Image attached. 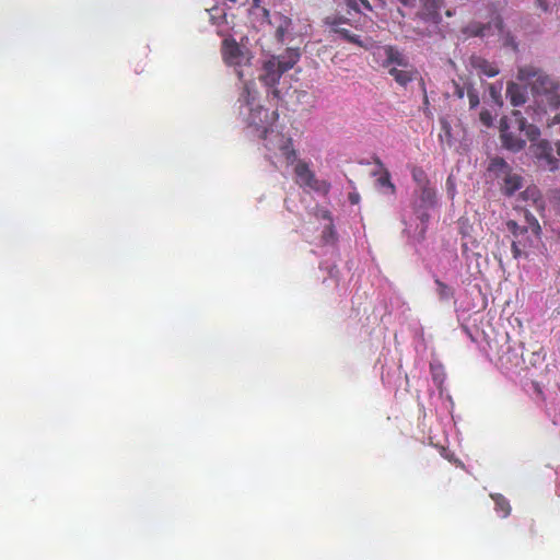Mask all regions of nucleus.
I'll use <instances>...</instances> for the list:
<instances>
[{
  "mask_svg": "<svg viewBox=\"0 0 560 560\" xmlns=\"http://www.w3.org/2000/svg\"><path fill=\"white\" fill-rule=\"evenodd\" d=\"M517 79L528 82L535 105L541 112L557 109L560 106V83L534 66H522L517 69Z\"/></svg>",
  "mask_w": 560,
  "mask_h": 560,
  "instance_id": "f257e3e1",
  "label": "nucleus"
},
{
  "mask_svg": "<svg viewBox=\"0 0 560 560\" xmlns=\"http://www.w3.org/2000/svg\"><path fill=\"white\" fill-rule=\"evenodd\" d=\"M282 156L287 159V163L292 165L293 174H295V184L302 188H308L316 192L328 194L329 185L325 180H319L315 177V174L310 170L307 163L296 159V151L291 147V142L284 143L281 147Z\"/></svg>",
  "mask_w": 560,
  "mask_h": 560,
  "instance_id": "f03ea898",
  "label": "nucleus"
},
{
  "mask_svg": "<svg viewBox=\"0 0 560 560\" xmlns=\"http://www.w3.org/2000/svg\"><path fill=\"white\" fill-rule=\"evenodd\" d=\"M506 229L514 236V241H512V255H514V259L526 258V248L532 243L529 236H527V228L520 226L514 220H508Z\"/></svg>",
  "mask_w": 560,
  "mask_h": 560,
  "instance_id": "7ed1b4c3",
  "label": "nucleus"
},
{
  "mask_svg": "<svg viewBox=\"0 0 560 560\" xmlns=\"http://www.w3.org/2000/svg\"><path fill=\"white\" fill-rule=\"evenodd\" d=\"M325 24L328 25L331 31L339 34L345 40L353 43L360 47L369 48L371 42L366 43L360 39V36L352 34L348 28L343 27L346 20L338 16H328L325 19Z\"/></svg>",
  "mask_w": 560,
  "mask_h": 560,
  "instance_id": "20e7f679",
  "label": "nucleus"
},
{
  "mask_svg": "<svg viewBox=\"0 0 560 560\" xmlns=\"http://www.w3.org/2000/svg\"><path fill=\"white\" fill-rule=\"evenodd\" d=\"M223 56L229 66L236 68L246 66L250 60L247 51H244L235 42L228 39L224 40Z\"/></svg>",
  "mask_w": 560,
  "mask_h": 560,
  "instance_id": "39448f33",
  "label": "nucleus"
},
{
  "mask_svg": "<svg viewBox=\"0 0 560 560\" xmlns=\"http://www.w3.org/2000/svg\"><path fill=\"white\" fill-rule=\"evenodd\" d=\"M245 92L246 96L244 109H246V112L248 113L246 120L248 125L259 127L262 125L264 117L267 116V112L261 106L256 104L255 95L250 93L247 85L245 86Z\"/></svg>",
  "mask_w": 560,
  "mask_h": 560,
  "instance_id": "423d86ee",
  "label": "nucleus"
},
{
  "mask_svg": "<svg viewBox=\"0 0 560 560\" xmlns=\"http://www.w3.org/2000/svg\"><path fill=\"white\" fill-rule=\"evenodd\" d=\"M418 188H420V197H418L417 203H415V214H417L420 222L425 223L429 221V213L427 211L434 207V189L430 187Z\"/></svg>",
  "mask_w": 560,
  "mask_h": 560,
  "instance_id": "0eeeda50",
  "label": "nucleus"
},
{
  "mask_svg": "<svg viewBox=\"0 0 560 560\" xmlns=\"http://www.w3.org/2000/svg\"><path fill=\"white\" fill-rule=\"evenodd\" d=\"M421 9L419 16L430 23L439 24L442 20L440 10L442 8V0H419Z\"/></svg>",
  "mask_w": 560,
  "mask_h": 560,
  "instance_id": "6e6552de",
  "label": "nucleus"
},
{
  "mask_svg": "<svg viewBox=\"0 0 560 560\" xmlns=\"http://www.w3.org/2000/svg\"><path fill=\"white\" fill-rule=\"evenodd\" d=\"M283 73L284 71L280 68L279 62L276 61V58H272L265 62L259 78L265 85L273 86Z\"/></svg>",
  "mask_w": 560,
  "mask_h": 560,
  "instance_id": "1a4fd4ad",
  "label": "nucleus"
},
{
  "mask_svg": "<svg viewBox=\"0 0 560 560\" xmlns=\"http://www.w3.org/2000/svg\"><path fill=\"white\" fill-rule=\"evenodd\" d=\"M384 67L392 68V67H400V68H409V60L408 58L397 48L393 46H384Z\"/></svg>",
  "mask_w": 560,
  "mask_h": 560,
  "instance_id": "9d476101",
  "label": "nucleus"
},
{
  "mask_svg": "<svg viewBox=\"0 0 560 560\" xmlns=\"http://www.w3.org/2000/svg\"><path fill=\"white\" fill-rule=\"evenodd\" d=\"M506 98L514 107L523 106L528 100L527 88L513 81L508 82Z\"/></svg>",
  "mask_w": 560,
  "mask_h": 560,
  "instance_id": "9b49d317",
  "label": "nucleus"
},
{
  "mask_svg": "<svg viewBox=\"0 0 560 560\" xmlns=\"http://www.w3.org/2000/svg\"><path fill=\"white\" fill-rule=\"evenodd\" d=\"M509 121L513 125V129L518 130L521 133L524 132L529 140H536L539 136L538 129L534 125L527 124L520 110H514Z\"/></svg>",
  "mask_w": 560,
  "mask_h": 560,
  "instance_id": "f8f14e48",
  "label": "nucleus"
},
{
  "mask_svg": "<svg viewBox=\"0 0 560 560\" xmlns=\"http://www.w3.org/2000/svg\"><path fill=\"white\" fill-rule=\"evenodd\" d=\"M469 63L471 68L478 71L479 74H483L489 78L495 77L500 72L499 68L494 63L486 60L480 56H471Z\"/></svg>",
  "mask_w": 560,
  "mask_h": 560,
  "instance_id": "ddd939ff",
  "label": "nucleus"
},
{
  "mask_svg": "<svg viewBox=\"0 0 560 560\" xmlns=\"http://www.w3.org/2000/svg\"><path fill=\"white\" fill-rule=\"evenodd\" d=\"M530 152L534 156L538 159L547 160L548 166L550 170H553L555 159L551 156V148L549 147V142H534L530 145Z\"/></svg>",
  "mask_w": 560,
  "mask_h": 560,
  "instance_id": "4468645a",
  "label": "nucleus"
},
{
  "mask_svg": "<svg viewBox=\"0 0 560 560\" xmlns=\"http://www.w3.org/2000/svg\"><path fill=\"white\" fill-rule=\"evenodd\" d=\"M300 51L296 48H288L284 54L276 58L282 71H288L299 61Z\"/></svg>",
  "mask_w": 560,
  "mask_h": 560,
  "instance_id": "2eb2a0df",
  "label": "nucleus"
},
{
  "mask_svg": "<svg viewBox=\"0 0 560 560\" xmlns=\"http://www.w3.org/2000/svg\"><path fill=\"white\" fill-rule=\"evenodd\" d=\"M273 23L276 24V36L279 40H283L292 28V21L290 18L277 13L273 15Z\"/></svg>",
  "mask_w": 560,
  "mask_h": 560,
  "instance_id": "dca6fc26",
  "label": "nucleus"
},
{
  "mask_svg": "<svg viewBox=\"0 0 560 560\" xmlns=\"http://www.w3.org/2000/svg\"><path fill=\"white\" fill-rule=\"evenodd\" d=\"M522 187V177L518 174H506L503 191L506 196H513Z\"/></svg>",
  "mask_w": 560,
  "mask_h": 560,
  "instance_id": "f3484780",
  "label": "nucleus"
},
{
  "mask_svg": "<svg viewBox=\"0 0 560 560\" xmlns=\"http://www.w3.org/2000/svg\"><path fill=\"white\" fill-rule=\"evenodd\" d=\"M388 73L393 75L396 82L400 85H406L413 78V72L409 68L398 69L397 67H392L389 68Z\"/></svg>",
  "mask_w": 560,
  "mask_h": 560,
  "instance_id": "a211bd4d",
  "label": "nucleus"
},
{
  "mask_svg": "<svg viewBox=\"0 0 560 560\" xmlns=\"http://www.w3.org/2000/svg\"><path fill=\"white\" fill-rule=\"evenodd\" d=\"M490 497H491V500H493V503H495L497 513H500L501 517L506 518L509 515V512H511V508L509 506L508 500L504 498L503 494H499V493H493Z\"/></svg>",
  "mask_w": 560,
  "mask_h": 560,
  "instance_id": "6ab92c4d",
  "label": "nucleus"
},
{
  "mask_svg": "<svg viewBox=\"0 0 560 560\" xmlns=\"http://www.w3.org/2000/svg\"><path fill=\"white\" fill-rule=\"evenodd\" d=\"M436 285V295H439L440 301H448L453 299V289L448 287L446 283L435 280Z\"/></svg>",
  "mask_w": 560,
  "mask_h": 560,
  "instance_id": "aec40b11",
  "label": "nucleus"
},
{
  "mask_svg": "<svg viewBox=\"0 0 560 560\" xmlns=\"http://www.w3.org/2000/svg\"><path fill=\"white\" fill-rule=\"evenodd\" d=\"M502 88H503L502 82H497V83H492L489 85V95H490L491 100L493 101V103L498 106L503 105V100H502V95H501Z\"/></svg>",
  "mask_w": 560,
  "mask_h": 560,
  "instance_id": "412c9836",
  "label": "nucleus"
},
{
  "mask_svg": "<svg viewBox=\"0 0 560 560\" xmlns=\"http://www.w3.org/2000/svg\"><path fill=\"white\" fill-rule=\"evenodd\" d=\"M511 126L509 125L508 120L501 121V140H521V135H516L514 130H510Z\"/></svg>",
  "mask_w": 560,
  "mask_h": 560,
  "instance_id": "4be33fe9",
  "label": "nucleus"
},
{
  "mask_svg": "<svg viewBox=\"0 0 560 560\" xmlns=\"http://www.w3.org/2000/svg\"><path fill=\"white\" fill-rule=\"evenodd\" d=\"M411 176L412 180L417 183L418 187H429V180L427 179V175L420 167H412Z\"/></svg>",
  "mask_w": 560,
  "mask_h": 560,
  "instance_id": "5701e85b",
  "label": "nucleus"
},
{
  "mask_svg": "<svg viewBox=\"0 0 560 560\" xmlns=\"http://www.w3.org/2000/svg\"><path fill=\"white\" fill-rule=\"evenodd\" d=\"M488 171L493 173L508 171V163L502 158L491 159L490 164H488Z\"/></svg>",
  "mask_w": 560,
  "mask_h": 560,
  "instance_id": "b1692460",
  "label": "nucleus"
},
{
  "mask_svg": "<svg viewBox=\"0 0 560 560\" xmlns=\"http://www.w3.org/2000/svg\"><path fill=\"white\" fill-rule=\"evenodd\" d=\"M378 185L382 188H386L389 190L390 195H394L396 192V187L390 182V174H388V171H384V174L378 177Z\"/></svg>",
  "mask_w": 560,
  "mask_h": 560,
  "instance_id": "393cba45",
  "label": "nucleus"
},
{
  "mask_svg": "<svg viewBox=\"0 0 560 560\" xmlns=\"http://www.w3.org/2000/svg\"><path fill=\"white\" fill-rule=\"evenodd\" d=\"M525 218L526 222H528V226L526 228H528V230H530L537 237L540 233V225L538 224L537 219L529 212H526Z\"/></svg>",
  "mask_w": 560,
  "mask_h": 560,
  "instance_id": "a878e982",
  "label": "nucleus"
},
{
  "mask_svg": "<svg viewBox=\"0 0 560 560\" xmlns=\"http://www.w3.org/2000/svg\"><path fill=\"white\" fill-rule=\"evenodd\" d=\"M467 96H468V100H469L470 108H475V107H477L479 105L478 92L472 86H469L467 89Z\"/></svg>",
  "mask_w": 560,
  "mask_h": 560,
  "instance_id": "bb28decb",
  "label": "nucleus"
},
{
  "mask_svg": "<svg viewBox=\"0 0 560 560\" xmlns=\"http://www.w3.org/2000/svg\"><path fill=\"white\" fill-rule=\"evenodd\" d=\"M479 119L485 127H490L493 122V117L491 113L486 109L480 112Z\"/></svg>",
  "mask_w": 560,
  "mask_h": 560,
  "instance_id": "cd10ccee",
  "label": "nucleus"
},
{
  "mask_svg": "<svg viewBox=\"0 0 560 560\" xmlns=\"http://www.w3.org/2000/svg\"><path fill=\"white\" fill-rule=\"evenodd\" d=\"M348 4H349V7H351L353 10H355L358 12L360 11L359 4L363 5L364 9H366L369 11L372 10V7L368 0H350Z\"/></svg>",
  "mask_w": 560,
  "mask_h": 560,
  "instance_id": "c85d7f7f",
  "label": "nucleus"
},
{
  "mask_svg": "<svg viewBox=\"0 0 560 560\" xmlns=\"http://www.w3.org/2000/svg\"><path fill=\"white\" fill-rule=\"evenodd\" d=\"M526 142H503L504 149L513 152H518L524 149Z\"/></svg>",
  "mask_w": 560,
  "mask_h": 560,
  "instance_id": "c756f323",
  "label": "nucleus"
},
{
  "mask_svg": "<svg viewBox=\"0 0 560 560\" xmlns=\"http://www.w3.org/2000/svg\"><path fill=\"white\" fill-rule=\"evenodd\" d=\"M523 197H525V200H533V201H537V198H538V190L536 187H528V189L525 190V192H523Z\"/></svg>",
  "mask_w": 560,
  "mask_h": 560,
  "instance_id": "7c9ffc66",
  "label": "nucleus"
},
{
  "mask_svg": "<svg viewBox=\"0 0 560 560\" xmlns=\"http://www.w3.org/2000/svg\"><path fill=\"white\" fill-rule=\"evenodd\" d=\"M453 86V95L457 96L459 100H462L465 96V88L460 86L457 82H452Z\"/></svg>",
  "mask_w": 560,
  "mask_h": 560,
  "instance_id": "2f4dec72",
  "label": "nucleus"
},
{
  "mask_svg": "<svg viewBox=\"0 0 560 560\" xmlns=\"http://www.w3.org/2000/svg\"><path fill=\"white\" fill-rule=\"evenodd\" d=\"M488 27L487 26H474V28L471 30V33L476 36H485L486 35V30Z\"/></svg>",
  "mask_w": 560,
  "mask_h": 560,
  "instance_id": "473e14b6",
  "label": "nucleus"
},
{
  "mask_svg": "<svg viewBox=\"0 0 560 560\" xmlns=\"http://www.w3.org/2000/svg\"><path fill=\"white\" fill-rule=\"evenodd\" d=\"M538 8L547 12L549 10V3L547 0H536Z\"/></svg>",
  "mask_w": 560,
  "mask_h": 560,
  "instance_id": "72a5a7b5",
  "label": "nucleus"
},
{
  "mask_svg": "<svg viewBox=\"0 0 560 560\" xmlns=\"http://www.w3.org/2000/svg\"><path fill=\"white\" fill-rule=\"evenodd\" d=\"M552 127L556 128L560 133V115H557L555 117Z\"/></svg>",
  "mask_w": 560,
  "mask_h": 560,
  "instance_id": "f704fd0d",
  "label": "nucleus"
},
{
  "mask_svg": "<svg viewBox=\"0 0 560 560\" xmlns=\"http://www.w3.org/2000/svg\"><path fill=\"white\" fill-rule=\"evenodd\" d=\"M236 73H237V75H238V78H240V79H242V78L244 77V72H243V70H238V69H236Z\"/></svg>",
  "mask_w": 560,
  "mask_h": 560,
  "instance_id": "c9c22d12",
  "label": "nucleus"
},
{
  "mask_svg": "<svg viewBox=\"0 0 560 560\" xmlns=\"http://www.w3.org/2000/svg\"><path fill=\"white\" fill-rule=\"evenodd\" d=\"M445 13H446L447 16H453L454 15V11H452V10H446Z\"/></svg>",
  "mask_w": 560,
  "mask_h": 560,
  "instance_id": "e433bc0d",
  "label": "nucleus"
},
{
  "mask_svg": "<svg viewBox=\"0 0 560 560\" xmlns=\"http://www.w3.org/2000/svg\"><path fill=\"white\" fill-rule=\"evenodd\" d=\"M558 154H559V158H560V145L558 147Z\"/></svg>",
  "mask_w": 560,
  "mask_h": 560,
  "instance_id": "4c0bfd02",
  "label": "nucleus"
},
{
  "mask_svg": "<svg viewBox=\"0 0 560 560\" xmlns=\"http://www.w3.org/2000/svg\"><path fill=\"white\" fill-rule=\"evenodd\" d=\"M376 164H378V165L381 166V162H380V160H376Z\"/></svg>",
  "mask_w": 560,
  "mask_h": 560,
  "instance_id": "58836bf2",
  "label": "nucleus"
},
{
  "mask_svg": "<svg viewBox=\"0 0 560 560\" xmlns=\"http://www.w3.org/2000/svg\"><path fill=\"white\" fill-rule=\"evenodd\" d=\"M230 1H231V2H233V3H236V2H237V0H230Z\"/></svg>",
  "mask_w": 560,
  "mask_h": 560,
  "instance_id": "ea45409f",
  "label": "nucleus"
},
{
  "mask_svg": "<svg viewBox=\"0 0 560 560\" xmlns=\"http://www.w3.org/2000/svg\"><path fill=\"white\" fill-rule=\"evenodd\" d=\"M559 238H560V233H559Z\"/></svg>",
  "mask_w": 560,
  "mask_h": 560,
  "instance_id": "a19ab883",
  "label": "nucleus"
}]
</instances>
